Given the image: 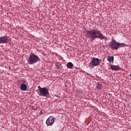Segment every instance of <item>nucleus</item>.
Instances as JSON below:
<instances>
[{
  "instance_id": "1",
  "label": "nucleus",
  "mask_w": 131,
  "mask_h": 131,
  "mask_svg": "<svg viewBox=\"0 0 131 131\" xmlns=\"http://www.w3.org/2000/svg\"><path fill=\"white\" fill-rule=\"evenodd\" d=\"M86 34H87V37L90 40L93 41L96 38H100L101 40L107 39L106 37L100 30L97 29H93L92 30H86Z\"/></svg>"
},
{
  "instance_id": "2",
  "label": "nucleus",
  "mask_w": 131,
  "mask_h": 131,
  "mask_svg": "<svg viewBox=\"0 0 131 131\" xmlns=\"http://www.w3.org/2000/svg\"><path fill=\"white\" fill-rule=\"evenodd\" d=\"M27 60L29 65H33V64H35V63L39 62L40 59H39V57L36 55V54L31 53L29 55V58L27 59Z\"/></svg>"
},
{
  "instance_id": "3",
  "label": "nucleus",
  "mask_w": 131,
  "mask_h": 131,
  "mask_svg": "<svg viewBox=\"0 0 131 131\" xmlns=\"http://www.w3.org/2000/svg\"><path fill=\"white\" fill-rule=\"evenodd\" d=\"M110 46L112 50H118L119 48H123V47H126V45L124 43H117L116 40L112 39L110 43Z\"/></svg>"
},
{
  "instance_id": "4",
  "label": "nucleus",
  "mask_w": 131,
  "mask_h": 131,
  "mask_svg": "<svg viewBox=\"0 0 131 131\" xmlns=\"http://www.w3.org/2000/svg\"><path fill=\"white\" fill-rule=\"evenodd\" d=\"M37 93L39 96L42 97H49L50 96L49 90L46 88H42V89H40V91H38Z\"/></svg>"
},
{
  "instance_id": "5",
  "label": "nucleus",
  "mask_w": 131,
  "mask_h": 131,
  "mask_svg": "<svg viewBox=\"0 0 131 131\" xmlns=\"http://www.w3.org/2000/svg\"><path fill=\"white\" fill-rule=\"evenodd\" d=\"M102 62L101 59H99L98 58H93L92 59L91 62L90 63V65L93 66L94 67L96 66H99Z\"/></svg>"
},
{
  "instance_id": "6",
  "label": "nucleus",
  "mask_w": 131,
  "mask_h": 131,
  "mask_svg": "<svg viewBox=\"0 0 131 131\" xmlns=\"http://www.w3.org/2000/svg\"><path fill=\"white\" fill-rule=\"evenodd\" d=\"M55 122V117L50 116L46 120V125L47 126H51L54 124Z\"/></svg>"
},
{
  "instance_id": "7",
  "label": "nucleus",
  "mask_w": 131,
  "mask_h": 131,
  "mask_svg": "<svg viewBox=\"0 0 131 131\" xmlns=\"http://www.w3.org/2000/svg\"><path fill=\"white\" fill-rule=\"evenodd\" d=\"M9 36H4L0 37V43H8L9 41Z\"/></svg>"
},
{
  "instance_id": "8",
  "label": "nucleus",
  "mask_w": 131,
  "mask_h": 131,
  "mask_svg": "<svg viewBox=\"0 0 131 131\" xmlns=\"http://www.w3.org/2000/svg\"><path fill=\"white\" fill-rule=\"evenodd\" d=\"M111 69L115 71H118L119 70H120V67H119V66L111 65Z\"/></svg>"
},
{
  "instance_id": "9",
  "label": "nucleus",
  "mask_w": 131,
  "mask_h": 131,
  "mask_svg": "<svg viewBox=\"0 0 131 131\" xmlns=\"http://www.w3.org/2000/svg\"><path fill=\"white\" fill-rule=\"evenodd\" d=\"M21 91H25L27 90V85L25 83H22L20 86Z\"/></svg>"
},
{
  "instance_id": "10",
  "label": "nucleus",
  "mask_w": 131,
  "mask_h": 131,
  "mask_svg": "<svg viewBox=\"0 0 131 131\" xmlns=\"http://www.w3.org/2000/svg\"><path fill=\"white\" fill-rule=\"evenodd\" d=\"M107 60L110 63L114 61V57L113 56H108L107 57Z\"/></svg>"
},
{
  "instance_id": "11",
  "label": "nucleus",
  "mask_w": 131,
  "mask_h": 131,
  "mask_svg": "<svg viewBox=\"0 0 131 131\" xmlns=\"http://www.w3.org/2000/svg\"><path fill=\"white\" fill-rule=\"evenodd\" d=\"M73 66H74L73 63H72V62H69L67 64V67L69 69H72Z\"/></svg>"
},
{
  "instance_id": "12",
  "label": "nucleus",
  "mask_w": 131,
  "mask_h": 131,
  "mask_svg": "<svg viewBox=\"0 0 131 131\" xmlns=\"http://www.w3.org/2000/svg\"><path fill=\"white\" fill-rule=\"evenodd\" d=\"M102 89V85L100 84H98L96 85V89L98 90V91L101 90Z\"/></svg>"
},
{
  "instance_id": "13",
  "label": "nucleus",
  "mask_w": 131,
  "mask_h": 131,
  "mask_svg": "<svg viewBox=\"0 0 131 131\" xmlns=\"http://www.w3.org/2000/svg\"><path fill=\"white\" fill-rule=\"evenodd\" d=\"M56 68V69H60V67H61V64L59 63V62H57L55 64Z\"/></svg>"
},
{
  "instance_id": "14",
  "label": "nucleus",
  "mask_w": 131,
  "mask_h": 131,
  "mask_svg": "<svg viewBox=\"0 0 131 131\" xmlns=\"http://www.w3.org/2000/svg\"><path fill=\"white\" fill-rule=\"evenodd\" d=\"M38 92H39L40 91V89H42L40 87V85L38 86Z\"/></svg>"
},
{
  "instance_id": "15",
  "label": "nucleus",
  "mask_w": 131,
  "mask_h": 131,
  "mask_svg": "<svg viewBox=\"0 0 131 131\" xmlns=\"http://www.w3.org/2000/svg\"><path fill=\"white\" fill-rule=\"evenodd\" d=\"M42 114H44L43 112H42V111H40L39 113V115H42Z\"/></svg>"
},
{
  "instance_id": "16",
  "label": "nucleus",
  "mask_w": 131,
  "mask_h": 131,
  "mask_svg": "<svg viewBox=\"0 0 131 131\" xmlns=\"http://www.w3.org/2000/svg\"><path fill=\"white\" fill-rule=\"evenodd\" d=\"M129 76H130V77H131V74L129 75Z\"/></svg>"
}]
</instances>
